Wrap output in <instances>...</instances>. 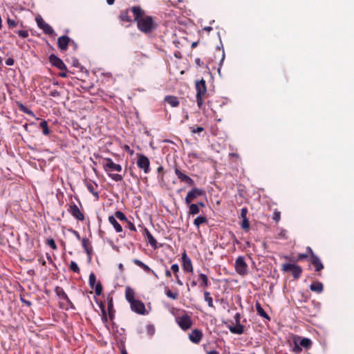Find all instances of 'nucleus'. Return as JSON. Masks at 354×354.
Segmentation results:
<instances>
[{"instance_id":"1","label":"nucleus","mask_w":354,"mask_h":354,"mask_svg":"<svg viewBox=\"0 0 354 354\" xmlns=\"http://www.w3.org/2000/svg\"><path fill=\"white\" fill-rule=\"evenodd\" d=\"M103 168L106 172L108 173L109 176L113 180L118 182L123 179L122 175L118 174H111L110 171H120L122 170V166L119 164L115 163L111 158H105L102 162Z\"/></svg>"},{"instance_id":"2","label":"nucleus","mask_w":354,"mask_h":354,"mask_svg":"<svg viewBox=\"0 0 354 354\" xmlns=\"http://www.w3.org/2000/svg\"><path fill=\"white\" fill-rule=\"evenodd\" d=\"M196 91V99L197 106L199 109H203L204 98L207 95L206 82L203 79L196 81L195 84Z\"/></svg>"},{"instance_id":"3","label":"nucleus","mask_w":354,"mask_h":354,"mask_svg":"<svg viewBox=\"0 0 354 354\" xmlns=\"http://www.w3.org/2000/svg\"><path fill=\"white\" fill-rule=\"evenodd\" d=\"M138 28L144 33H150L156 28V24L153 21L152 17L145 16L141 17L140 20L137 21Z\"/></svg>"},{"instance_id":"4","label":"nucleus","mask_w":354,"mask_h":354,"mask_svg":"<svg viewBox=\"0 0 354 354\" xmlns=\"http://www.w3.org/2000/svg\"><path fill=\"white\" fill-rule=\"evenodd\" d=\"M306 251L310 253V258L308 261L315 267V271L317 272L319 277L322 276L321 271L324 268V264L321 261L318 256H317L313 251L310 247L306 248Z\"/></svg>"},{"instance_id":"5","label":"nucleus","mask_w":354,"mask_h":354,"mask_svg":"<svg viewBox=\"0 0 354 354\" xmlns=\"http://www.w3.org/2000/svg\"><path fill=\"white\" fill-rule=\"evenodd\" d=\"M281 270L284 272H291L295 279H299L302 273V268L300 266L295 263H284L281 266Z\"/></svg>"},{"instance_id":"6","label":"nucleus","mask_w":354,"mask_h":354,"mask_svg":"<svg viewBox=\"0 0 354 354\" xmlns=\"http://www.w3.org/2000/svg\"><path fill=\"white\" fill-rule=\"evenodd\" d=\"M174 169L175 174L181 183H185L189 186H194L195 185L194 180L187 176L185 171L180 169L176 165H174Z\"/></svg>"},{"instance_id":"7","label":"nucleus","mask_w":354,"mask_h":354,"mask_svg":"<svg viewBox=\"0 0 354 354\" xmlns=\"http://www.w3.org/2000/svg\"><path fill=\"white\" fill-rule=\"evenodd\" d=\"M234 268L239 275L245 276L248 274V265L243 257L239 256L237 257L235 261Z\"/></svg>"},{"instance_id":"8","label":"nucleus","mask_w":354,"mask_h":354,"mask_svg":"<svg viewBox=\"0 0 354 354\" xmlns=\"http://www.w3.org/2000/svg\"><path fill=\"white\" fill-rule=\"evenodd\" d=\"M176 320L179 327L183 330H188L193 324L191 317L187 314L176 317Z\"/></svg>"},{"instance_id":"9","label":"nucleus","mask_w":354,"mask_h":354,"mask_svg":"<svg viewBox=\"0 0 354 354\" xmlns=\"http://www.w3.org/2000/svg\"><path fill=\"white\" fill-rule=\"evenodd\" d=\"M205 194V191L198 187H193L187 194L185 202L186 205H189L197 197Z\"/></svg>"},{"instance_id":"10","label":"nucleus","mask_w":354,"mask_h":354,"mask_svg":"<svg viewBox=\"0 0 354 354\" xmlns=\"http://www.w3.org/2000/svg\"><path fill=\"white\" fill-rule=\"evenodd\" d=\"M138 167L144 171L145 174H148L150 171V161L149 159L143 154L138 153Z\"/></svg>"},{"instance_id":"11","label":"nucleus","mask_w":354,"mask_h":354,"mask_svg":"<svg viewBox=\"0 0 354 354\" xmlns=\"http://www.w3.org/2000/svg\"><path fill=\"white\" fill-rule=\"evenodd\" d=\"M67 211L73 218L79 221H84L85 219L84 214L80 209L77 205L73 203L68 206Z\"/></svg>"},{"instance_id":"12","label":"nucleus","mask_w":354,"mask_h":354,"mask_svg":"<svg viewBox=\"0 0 354 354\" xmlns=\"http://www.w3.org/2000/svg\"><path fill=\"white\" fill-rule=\"evenodd\" d=\"M88 283L89 286L92 289H95V292L96 295L100 296L102 292V286L101 283L99 281L96 283V277L94 273L91 272L89 275L88 278Z\"/></svg>"},{"instance_id":"13","label":"nucleus","mask_w":354,"mask_h":354,"mask_svg":"<svg viewBox=\"0 0 354 354\" xmlns=\"http://www.w3.org/2000/svg\"><path fill=\"white\" fill-rule=\"evenodd\" d=\"M36 21L38 27L40 29H41L45 34L50 36L55 35V31L53 28L48 24L44 21V20L41 17L36 18Z\"/></svg>"},{"instance_id":"14","label":"nucleus","mask_w":354,"mask_h":354,"mask_svg":"<svg viewBox=\"0 0 354 354\" xmlns=\"http://www.w3.org/2000/svg\"><path fill=\"white\" fill-rule=\"evenodd\" d=\"M49 62L52 66L57 68L61 71H67V67L64 62L54 54L49 56Z\"/></svg>"},{"instance_id":"15","label":"nucleus","mask_w":354,"mask_h":354,"mask_svg":"<svg viewBox=\"0 0 354 354\" xmlns=\"http://www.w3.org/2000/svg\"><path fill=\"white\" fill-rule=\"evenodd\" d=\"M181 259L183 269L184 271L185 272H193L194 268L192 261L190 258L188 257L185 252L183 253Z\"/></svg>"},{"instance_id":"16","label":"nucleus","mask_w":354,"mask_h":354,"mask_svg":"<svg viewBox=\"0 0 354 354\" xmlns=\"http://www.w3.org/2000/svg\"><path fill=\"white\" fill-rule=\"evenodd\" d=\"M71 39L67 35H63L57 39V46L61 51H66L70 45Z\"/></svg>"},{"instance_id":"17","label":"nucleus","mask_w":354,"mask_h":354,"mask_svg":"<svg viewBox=\"0 0 354 354\" xmlns=\"http://www.w3.org/2000/svg\"><path fill=\"white\" fill-rule=\"evenodd\" d=\"M131 308L133 311L136 313L144 315L145 313L146 309L145 304L140 300H135L133 302L130 303Z\"/></svg>"},{"instance_id":"18","label":"nucleus","mask_w":354,"mask_h":354,"mask_svg":"<svg viewBox=\"0 0 354 354\" xmlns=\"http://www.w3.org/2000/svg\"><path fill=\"white\" fill-rule=\"evenodd\" d=\"M203 334L201 330L200 329H194L189 334V340L194 344H199L203 338Z\"/></svg>"},{"instance_id":"19","label":"nucleus","mask_w":354,"mask_h":354,"mask_svg":"<svg viewBox=\"0 0 354 354\" xmlns=\"http://www.w3.org/2000/svg\"><path fill=\"white\" fill-rule=\"evenodd\" d=\"M55 292L56 295L62 300L66 301V302L71 306V308H73V304L68 298L66 293L64 292V289L60 286H56L55 288Z\"/></svg>"},{"instance_id":"20","label":"nucleus","mask_w":354,"mask_h":354,"mask_svg":"<svg viewBox=\"0 0 354 354\" xmlns=\"http://www.w3.org/2000/svg\"><path fill=\"white\" fill-rule=\"evenodd\" d=\"M85 185L88 190L97 198H99V192L96 191L98 187V185L91 180H85L84 181Z\"/></svg>"},{"instance_id":"21","label":"nucleus","mask_w":354,"mask_h":354,"mask_svg":"<svg viewBox=\"0 0 354 354\" xmlns=\"http://www.w3.org/2000/svg\"><path fill=\"white\" fill-rule=\"evenodd\" d=\"M227 328L234 334L241 335L244 333V326L240 323L236 324L235 326L229 325Z\"/></svg>"},{"instance_id":"22","label":"nucleus","mask_w":354,"mask_h":354,"mask_svg":"<svg viewBox=\"0 0 354 354\" xmlns=\"http://www.w3.org/2000/svg\"><path fill=\"white\" fill-rule=\"evenodd\" d=\"M133 262L134 264H136V266H139L140 268H141L142 269H143V270L147 273H152L153 274H154L156 277H157V275L156 274V273L154 272V271L153 270H151L147 265L145 264L142 261H141L140 260L138 259H134L133 260Z\"/></svg>"},{"instance_id":"23","label":"nucleus","mask_w":354,"mask_h":354,"mask_svg":"<svg viewBox=\"0 0 354 354\" xmlns=\"http://www.w3.org/2000/svg\"><path fill=\"white\" fill-rule=\"evenodd\" d=\"M134 15V20L138 21L141 17H144V11L140 6H133L131 8Z\"/></svg>"},{"instance_id":"24","label":"nucleus","mask_w":354,"mask_h":354,"mask_svg":"<svg viewBox=\"0 0 354 354\" xmlns=\"http://www.w3.org/2000/svg\"><path fill=\"white\" fill-rule=\"evenodd\" d=\"M165 102L168 103L171 107H178L180 104L178 98L174 95H167L165 97Z\"/></svg>"},{"instance_id":"25","label":"nucleus","mask_w":354,"mask_h":354,"mask_svg":"<svg viewBox=\"0 0 354 354\" xmlns=\"http://www.w3.org/2000/svg\"><path fill=\"white\" fill-rule=\"evenodd\" d=\"M145 234L147 236V241L150 244V245L154 249L158 248L157 241L153 236V235L150 233V232L145 227L144 229Z\"/></svg>"},{"instance_id":"26","label":"nucleus","mask_w":354,"mask_h":354,"mask_svg":"<svg viewBox=\"0 0 354 354\" xmlns=\"http://www.w3.org/2000/svg\"><path fill=\"white\" fill-rule=\"evenodd\" d=\"M81 241L82 245L86 251V254L88 256L91 257L92 254L93 249L90 241L87 238H83Z\"/></svg>"},{"instance_id":"27","label":"nucleus","mask_w":354,"mask_h":354,"mask_svg":"<svg viewBox=\"0 0 354 354\" xmlns=\"http://www.w3.org/2000/svg\"><path fill=\"white\" fill-rule=\"evenodd\" d=\"M107 308H108V313H109V317L111 320H113L114 318V308H113V297L109 296L107 297Z\"/></svg>"},{"instance_id":"28","label":"nucleus","mask_w":354,"mask_h":354,"mask_svg":"<svg viewBox=\"0 0 354 354\" xmlns=\"http://www.w3.org/2000/svg\"><path fill=\"white\" fill-rule=\"evenodd\" d=\"M198 281L200 282V286L207 288L209 286L210 282L207 276L205 274L200 273L198 274Z\"/></svg>"},{"instance_id":"29","label":"nucleus","mask_w":354,"mask_h":354,"mask_svg":"<svg viewBox=\"0 0 354 354\" xmlns=\"http://www.w3.org/2000/svg\"><path fill=\"white\" fill-rule=\"evenodd\" d=\"M125 297L126 299L129 302L131 303L133 301L136 300L135 299V292L133 288H131L129 286H127L125 289Z\"/></svg>"},{"instance_id":"30","label":"nucleus","mask_w":354,"mask_h":354,"mask_svg":"<svg viewBox=\"0 0 354 354\" xmlns=\"http://www.w3.org/2000/svg\"><path fill=\"white\" fill-rule=\"evenodd\" d=\"M108 221L113 226L115 230L117 232H122V227L121 225L117 221V220L114 216H109L108 218Z\"/></svg>"},{"instance_id":"31","label":"nucleus","mask_w":354,"mask_h":354,"mask_svg":"<svg viewBox=\"0 0 354 354\" xmlns=\"http://www.w3.org/2000/svg\"><path fill=\"white\" fill-rule=\"evenodd\" d=\"M310 289L313 292H315L317 293H321V292H322V291L324 290V286L322 282L315 281L310 284Z\"/></svg>"},{"instance_id":"32","label":"nucleus","mask_w":354,"mask_h":354,"mask_svg":"<svg viewBox=\"0 0 354 354\" xmlns=\"http://www.w3.org/2000/svg\"><path fill=\"white\" fill-rule=\"evenodd\" d=\"M298 339H299V343L301 347H304L306 349H309L311 348L313 342L310 339L301 337H299Z\"/></svg>"},{"instance_id":"33","label":"nucleus","mask_w":354,"mask_h":354,"mask_svg":"<svg viewBox=\"0 0 354 354\" xmlns=\"http://www.w3.org/2000/svg\"><path fill=\"white\" fill-rule=\"evenodd\" d=\"M255 308H256V310L257 312V314L268 319V320H270V317L268 316V315L266 313V311L263 309V308L261 307V304L259 302L257 301L256 304H255Z\"/></svg>"},{"instance_id":"34","label":"nucleus","mask_w":354,"mask_h":354,"mask_svg":"<svg viewBox=\"0 0 354 354\" xmlns=\"http://www.w3.org/2000/svg\"><path fill=\"white\" fill-rule=\"evenodd\" d=\"M17 104V106L19 109V110L24 113H26L30 116H34V113L33 111H32L30 109H29L27 106H26L25 105H24L21 102H16Z\"/></svg>"},{"instance_id":"35","label":"nucleus","mask_w":354,"mask_h":354,"mask_svg":"<svg viewBox=\"0 0 354 354\" xmlns=\"http://www.w3.org/2000/svg\"><path fill=\"white\" fill-rule=\"evenodd\" d=\"M39 127L42 129V133L44 135L48 136L50 134V130L46 120H41L39 123Z\"/></svg>"},{"instance_id":"36","label":"nucleus","mask_w":354,"mask_h":354,"mask_svg":"<svg viewBox=\"0 0 354 354\" xmlns=\"http://www.w3.org/2000/svg\"><path fill=\"white\" fill-rule=\"evenodd\" d=\"M189 206L188 214L192 215L197 214L200 212V209L198 204L190 203L187 205Z\"/></svg>"},{"instance_id":"37","label":"nucleus","mask_w":354,"mask_h":354,"mask_svg":"<svg viewBox=\"0 0 354 354\" xmlns=\"http://www.w3.org/2000/svg\"><path fill=\"white\" fill-rule=\"evenodd\" d=\"M119 18L122 21H127V22H131V17L129 15V10H122L120 12Z\"/></svg>"},{"instance_id":"38","label":"nucleus","mask_w":354,"mask_h":354,"mask_svg":"<svg viewBox=\"0 0 354 354\" xmlns=\"http://www.w3.org/2000/svg\"><path fill=\"white\" fill-rule=\"evenodd\" d=\"M208 221L207 218L205 216H199L196 217L194 221V225L196 226L197 227H199V226L201 224L207 223Z\"/></svg>"},{"instance_id":"39","label":"nucleus","mask_w":354,"mask_h":354,"mask_svg":"<svg viewBox=\"0 0 354 354\" xmlns=\"http://www.w3.org/2000/svg\"><path fill=\"white\" fill-rule=\"evenodd\" d=\"M204 300L207 303L209 307L215 308V306L213 304V299L208 291H204Z\"/></svg>"},{"instance_id":"40","label":"nucleus","mask_w":354,"mask_h":354,"mask_svg":"<svg viewBox=\"0 0 354 354\" xmlns=\"http://www.w3.org/2000/svg\"><path fill=\"white\" fill-rule=\"evenodd\" d=\"M115 218H118L120 221H124V222H126L127 221L128 218H127V216H125V214L121 212V211H116L115 212Z\"/></svg>"},{"instance_id":"41","label":"nucleus","mask_w":354,"mask_h":354,"mask_svg":"<svg viewBox=\"0 0 354 354\" xmlns=\"http://www.w3.org/2000/svg\"><path fill=\"white\" fill-rule=\"evenodd\" d=\"M165 294L168 297L172 299H177L178 298V294L177 292H173L168 288H165Z\"/></svg>"},{"instance_id":"42","label":"nucleus","mask_w":354,"mask_h":354,"mask_svg":"<svg viewBox=\"0 0 354 354\" xmlns=\"http://www.w3.org/2000/svg\"><path fill=\"white\" fill-rule=\"evenodd\" d=\"M100 308L101 309V311H102V319L104 322H107V320H108V318H107V315H106V310H105V306L103 304H101L100 305Z\"/></svg>"},{"instance_id":"43","label":"nucleus","mask_w":354,"mask_h":354,"mask_svg":"<svg viewBox=\"0 0 354 354\" xmlns=\"http://www.w3.org/2000/svg\"><path fill=\"white\" fill-rule=\"evenodd\" d=\"M71 270L75 273H79L80 272V268L75 261H71L69 266Z\"/></svg>"},{"instance_id":"44","label":"nucleus","mask_w":354,"mask_h":354,"mask_svg":"<svg viewBox=\"0 0 354 354\" xmlns=\"http://www.w3.org/2000/svg\"><path fill=\"white\" fill-rule=\"evenodd\" d=\"M189 130L192 133H201L204 131V128L202 127L192 126L189 127Z\"/></svg>"},{"instance_id":"45","label":"nucleus","mask_w":354,"mask_h":354,"mask_svg":"<svg viewBox=\"0 0 354 354\" xmlns=\"http://www.w3.org/2000/svg\"><path fill=\"white\" fill-rule=\"evenodd\" d=\"M272 219L276 222L278 223L281 219V212L278 211L277 209H275L273 213Z\"/></svg>"},{"instance_id":"46","label":"nucleus","mask_w":354,"mask_h":354,"mask_svg":"<svg viewBox=\"0 0 354 354\" xmlns=\"http://www.w3.org/2000/svg\"><path fill=\"white\" fill-rule=\"evenodd\" d=\"M241 227L245 230H248L250 227V223L248 218H243Z\"/></svg>"},{"instance_id":"47","label":"nucleus","mask_w":354,"mask_h":354,"mask_svg":"<svg viewBox=\"0 0 354 354\" xmlns=\"http://www.w3.org/2000/svg\"><path fill=\"white\" fill-rule=\"evenodd\" d=\"M308 258V259L310 258L309 252H308V253H305V254H299L297 257V261H301L303 259H306Z\"/></svg>"},{"instance_id":"48","label":"nucleus","mask_w":354,"mask_h":354,"mask_svg":"<svg viewBox=\"0 0 354 354\" xmlns=\"http://www.w3.org/2000/svg\"><path fill=\"white\" fill-rule=\"evenodd\" d=\"M46 243L53 250H56L57 248V245H56L54 239H47Z\"/></svg>"},{"instance_id":"49","label":"nucleus","mask_w":354,"mask_h":354,"mask_svg":"<svg viewBox=\"0 0 354 354\" xmlns=\"http://www.w3.org/2000/svg\"><path fill=\"white\" fill-rule=\"evenodd\" d=\"M16 32L18 34L19 36L23 38H26L29 35L28 30H21L17 31Z\"/></svg>"},{"instance_id":"50","label":"nucleus","mask_w":354,"mask_h":354,"mask_svg":"<svg viewBox=\"0 0 354 354\" xmlns=\"http://www.w3.org/2000/svg\"><path fill=\"white\" fill-rule=\"evenodd\" d=\"M171 270L174 275H176L179 272V266L177 263H174L171 266Z\"/></svg>"},{"instance_id":"51","label":"nucleus","mask_w":354,"mask_h":354,"mask_svg":"<svg viewBox=\"0 0 354 354\" xmlns=\"http://www.w3.org/2000/svg\"><path fill=\"white\" fill-rule=\"evenodd\" d=\"M302 348L301 346L298 344L297 342L295 341V346L293 348V351L296 353H299L301 352Z\"/></svg>"},{"instance_id":"52","label":"nucleus","mask_w":354,"mask_h":354,"mask_svg":"<svg viewBox=\"0 0 354 354\" xmlns=\"http://www.w3.org/2000/svg\"><path fill=\"white\" fill-rule=\"evenodd\" d=\"M7 24H8V26H9V28H11L17 26V22L14 19H12L10 18H8L7 19Z\"/></svg>"},{"instance_id":"53","label":"nucleus","mask_w":354,"mask_h":354,"mask_svg":"<svg viewBox=\"0 0 354 354\" xmlns=\"http://www.w3.org/2000/svg\"><path fill=\"white\" fill-rule=\"evenodd\" d=\"M68 230L74 234L78 241H82V239H81L80 234L77 231L73 230V228H70Z\"/></svg>"},{"instance_id":"54","label":"nucleus","mask_w":354,"mask_h":354,"mask_svg":"<svg viewBox=\"0 0 354 354\" xmlns=\"http://www.w3.org/2000/svg\"><path fill=\"white\" fill-rule=\"evenodd\" d=\"M126 223H127V227L129 230H132V231H134V232H136V227L135 226V225L131 222L130 221L127 220V221H126Z\"/></svg>"},{"instance_id":"55","label":"nucleus","mask_w":354,"mask_h":354,"mask_svg":"<svg viewBox=\"0 0 354 354\" xmlns=\"http://www.w3.org/2000/svg\"><path fill=\"white\" fill-rule=\"evenodd\" d=\"M51 97H59L61 94H60V92L58 91L57 90H53L50 92V94H49Z\"/></svg>"},{"instance_id":"56","label":"nucleus","mask_w":354,"mask_h":354,"mask_svg":"<svg viewBox=\"0 0 354 354\" xmlns=\"http://www.w3.org/2000/svg\"><path fill=\"white\" fill-rule=\"evenodd\" d=\"M248 209L246 207H243L241 210V217L242 218H247Z\"/></svg>"},{"instance_id":"57","label":"nucleus","mask_w":354,"mask_h":354,"mask_svg":"<svg viewBox=\"0 0 354 354\" xmlns=\"http://www.w3.org/2000/svg\"><path fill=\"white\" fill-rule=\"evenodd\" d=\"M14 64H15V59L12 57L7 59L6 61V64L7 66H13Z\"/></svg>"},{"instance_id":"58","label":"nucleus","mask_w":354,"mask_h":354,"mask_svg":"<svg viewBox=\"0 0 354 354\" xmlns=\"http://www.w3.org/2000/svg\"><path fill=\"white\" fill-rule=\"evenodd\" d=\"M21 301L28 306H31L32 303L30 301L26 300L22 296L20 297Z\"/></svg>"},{"instance_id":"59","label":"nucleus","mask_w":354,"mask_h":354,"mask_svg":"<svg viewBox=\"0 0 354 354\" xmlns=\"http://www.w3.org/2000/svg\"><path fill=\"white\" fill-rule=\"evenodd\" d=\"M189 157L197 160L201 158V156L198 153L194 152L189 153Z\"/></svg>"},{"instance_id":"60","label":"nucleus","mask_w":354,"mask_h":354,"mask_svg":"<svg viewBox=\"0 0 354 354\" xmlns=\"http://www.w3.org/2000/svg\"><path fill=\"white\" fill-rule=\"evenodd\" d=\"M174 277L176 279V283L179 286H183V281L180 279L178 274H177L176 275H174Z\"/></svg>"},{"instance_id":"61","label":"nucleus","mask_w":354,"mask_h":354,"mask_svg":"<svg viewBox=\"0 0 354 354\" xmlns=\"http://www.w3.org/2000/svg\"><path fill=\"white\" fill-rule=\"evenodd\" d=\"M234 319H235V322H236V324H239L240 322H241V315L240 313H237L235 314L234 315Z\"/></svg>"},{"instance_id":"62","label":"nucleus","mask_w":354,"mask_h":354,"mask_svg":"<svg viewBox=\"0 0 354 354\" xmlns=\"http://www.w3.org/2000/svg\"><path fill=\"white\" fill-rule=\"evenodd\" d=\"M157 171L158 174H161L160 178L162 180L163 179V167L162 166H160L157 169Z\"/></svg>"},{"instance_id":"63","label":"nucleus","mask_w":354,"mask_h":354,"mask_svg":"<svg viewBox=\"0 0 354 354\" xmlns=\"http://www.w3.org/2000/svg\"><path fill=\"white\" fill-rule=\"evenodd\" d=\"M70 45L73 46V49L75 50H76L77 49V48H78V46L76 44V42L75 41L72 40V39H71V41L70 43Z\"/></svg>"},{"instance_id":"64","label":"nucleus","mask_w":354,"mask_h":354,"mask_svg":"<svg viewBox=\"0 0 354 354\" xmlns=\"http://www.w3.org/2000/svg\"><path fill=\"white\" fill-rule=\"evenodd\" d=\"M67 71H62V72L59 73V76L61 77H67Z\"/></svg>"}]
</instances>
